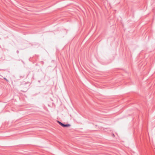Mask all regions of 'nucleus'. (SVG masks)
Returning <instances> with one entry per match:
<instances>
[{
    "mask_svg": "<svg viewBox=\"0 0 155 155\" xmlns=\"http://www.w3.org/2000/svg\"><path fill=\"white\" fill-rule=\"evenodd\" d=\"M71 126V125L69 124H64L63 127H68Z\"/></svg>",
    "mask_w": 155,
    "mask_h": 155,
    "instance_id": "nucleus-1",
    "label": "nucleus"
},
{
    "mask_svg": "<svg viewBox=\"0 0 155 155\" xmlns=\"http://www.w3.org/2000/svg\"><path fill=\"white\" fill-rule=\"evenodd\" d=\"M57 122L62 127H63L64 124L62 123V122L58 120L57 121Z\"/></svg>",
    "mask_w": 155,
    "mask_h": 155,
    "instance_id": "nucleus-2",
    "label": "nucleus"
},
{
    "mask_svg": "<svg viewBox=\"0 0 155 155\" xmlns=\"http://www.w3.org/2000/svg\"><path fill=\"white\" fill-rule=\"evenodd\" d=\"M4 79L6 81H8V80L5 78H4Z\"/></svg>",
    "mask_w": 155,
    "mask_h": 155,
    "instance_id": "nucleus-3",
    "label": "nucleus"
},
{
    "mask_svg": "<svg viewBox=\"0 0 155 155\" xmlns=\"http://www.w3.org/2000/svg\"><path fill=\"white\" fill-rule=\"evenodd\" d=\"M16 52L18 54L19 53V51L18 50H17L16 51Z\"/></svg>",
    "mask_w": 155,
    "mask_h": 155,
    "instance_id": "nucleus-4",
    "label": "nucleus"
},
{
    "mask_svg": "<svg viewBox=\"0 0 155 155\" xmlns=\"http://www.w3.org/2000/svg\"><path fill=\"white\" fill-rule=\"evenodd\" d=\"M113 136H114V135L113 134Z\"/></svg>",
    "mask_w": 155,
    "mask_h": 155,
    "instance_id": "nucleus-5",
    "label": "nucleus"
}]
</instances>
